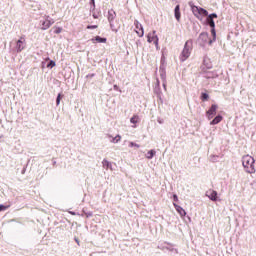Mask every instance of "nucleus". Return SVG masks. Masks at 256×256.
I'll use <instances>...</instances> for the list:
<instances>
[{
    "label": "nucleus",
    "mask_w": 256,
    "mask_h": 256,
    "mask_svg": "<svg viewBox=\"0 0 256 256\" xmlns=\"http://www.w3.org/2000/svg\"><path fill=\"white\" fill-rule=\"evenodd\" d=\"M242 166L245 173H248L249 175L256 173L255 158H253L251 155L247 154L242 157Z\"/></svg>",
    "instance_id": "1"
},
{
    "label": "nucleus",
    "mask_w": 256,
    "mask_h": 256,
    "mask_svg": "<svg viewBox=\"0 0 256 256\" xmlns=\"http://www.w3.org/2000/svg\"><path fill=\"white\" fill-rule=\"evenodd\" d=\"M193 51V40H187L184 44L183 50L180 53L179 59L183 63L191 57V52Z\"/></svg>",
    "instance_id": "2"
},
{
    "label": "nucleus",
    "mask_w": 256,
    "mask_h": 256,
    "mask_svg": "<svg viewBox=\"0 0 256 256\" xmlns=\"http://www.w3.org/2000/svg\"><path fill=\"white\" fill-rule=\"evenodd\" d=\"M213 19H217V14L212 13L209 14L208 17L206 18V23L211 27V34L213 39L209 41V45H212L217 41V32L215 31V21Z\"/></svg>",
    "instance_id": "3"
},
{
    "label": "nucleus",
    "mask_w": 256,
    "mask_h": 256,
    "mask_svg": "<svg viewBox=\"0 0 256 256\" xmlns=\"http://www.w3.org/2000/svg\"><path fill=\"white\" fill-rule=\"evenodd\" d=\"M190 7H191V11H192L193 15L195 17H197L199 19V21H203V17H201L202 15L204 17H207V15H209V12H207V10H205L201 7L195 6L193 4H190Z\"/></svg>",
    "instance_id": "4"
},
{
    "label": "nucleus",
    "mask_w": 256,
    "mask_h": 256,
    "mask_svg": "<svg viewBox=\"0 0 256 256\" xmlns=\"http://www.w3.org/2000/svg\"><path fill=\"white\" fill-rule=\"evenodd\" d=\"M55 23V20H53L49 15H45L43 20H40V27L42 31H47L51 25Z\"/></svg>",
    "instance_id": "5"
},
{
    "label": "nucleus",
    "mask_w": 256,
    "mask_h": 256,
    "mask_svg": "<svg viewBox=\"0 0 256 256\" xmlns=\"http://www.w3.org/2000/svg\"><path fill=\"white\" fill-rule=\"evenodd\" d=\"M147 42L153 43L157 51H159V36H157V31L153 30L152 32L148 33Z\"/></svg>",
    "instance_id": "6"
},
{
    "label": "nucleus",
    "mask_w": 256,
    "mask_h": 256,
    "mask_svg": "<svg viewBox=\"0 0 256 256\" xmlns=\"http://www.w3.org/2000/svg\"><path fill=\"white\" fill-rule=\"evenodd\" d=\"M209 41H213V39H209V33L207 32L200 33L198 37V43L201 47H205L207 43L209 44Z\"/></svg>",
    "instance_id": "7"
},
{
    "label": "nucleus",
    "mask_w": 256,
    "mask_h": 256,
    "mask_svg": "<svg viewBox=\"0 0 256 256\" xmlns=\"http://www.w3.org/2000/svg\"><path fill=\"white\" fill-rule=\"evenodd\" d=\"M117 17V13L114 12V10L108 11V22L110 23V28L112 31H115L117 33V28L115 27V18Z\"/></svg>",
    "instance_id": "8"
},
{
    "label": "nucleus",
    "mask_w": 256,
    "mask_h": 256,
    "mask_svg": "<svg viewBox=\"0 0 256 256\" xmlns=\"http://www.w3.org/2000/svg\"><path fill=\"white\" fill-rule=\"evenodd\" d=\"M134 25L136 27L135 33H137L138 37H143V35H145V30L143 29V25L140 24L138 20L134 21Z\"/></svg>",
    "instance_id": "9"
},
{
    "label": "nucleus",
    "mask_w": 256,
    "mask_h": 256,
    "mask_svg": "<svg viewBox=\"0 0 256 256\" xmlns=\"http://www.w3.org/2000/svg\"><path fill=\"white\" fill-rule=\"evenodd\" d=\"M217 109L218 106L216 104L211 105L210 109L206 112L208 119L211 120L215 117V115H217Z\"/></svg>",
    "instance_id": "10"
},
{
    "label": "nucleus",
    "mask_w": 256,
    "mask_h": 256,
    "mask_svg": "<svg viewBox=\"0 0 256 256\" xmlns=\"http://www.w3.org/2000/svg\"><path fill=\"white\" fill-rule=\"evenodd\" d=\"M217 195V191L213 189H209L208 191H206V197H208L210 201H219V197Z\"/></svg>",
    "instance_id": "11"
},
{
    "label": "nucleus",
    "mask_w": 256,
    "mask_h": 256,
    "mask_svg": "<svg viewBox=\"0 0 256 256\" xmlns=\"http://www.w3.org/2000/svg\"><path fill=\"white\" fill-rule=\"evenodd\" d=\"M25 38L21 37L17 42H16V51L17 53H21L23 49H25Z\"/></svg>",
    "instance_id": "12"
},
{
    "label": "nucleus",
    "mask_w": 256,
    "mask_h": 256,
    "mask_svg": "<svg viewBox=\"0 0 256 256\" xmlns=\"http://www.w3.org/2000/svg\"><path fill=\"white\" fill-rule=\"evenodd\" d=\"M173 206L175 207L177 213L180 215V217H185L187 215V212L185 211V209H183V207L177 205L176 203H173Z\"/></svg>",
    "instance_id": "13"
},
{
    "label": "nucleus",
    "mask_w": 256,
    "mask_h": 256,
    "mask_svg": "<svg viewBox=\"0 0 256 256\" xmlns=\"http://www.w3.org/2000/svg\"><path fill=\"white\" fill-rule=\"evenodd\" d=\"M102 165L104 169H110L111 171H113V164H111V162H109L107 159H104L102 161Z\"/></svg>",
    "instance_id": "14"
},
{
    "label": "nucleus",
    "mask_w": 256,
    "mask_h": 256,
    "mask_svg": "<svg viewBox=\"0 0 256 256\" xmlns=\"http://www.w3.org/2000/svg\"><path fill=\"white\" fill-rule=\"evenodd\" d=\"M174 15H175V19L177 21H180L181 20V11H180V7L179 5H177L174 9Z\"/></svg>",
    "instance_id": "15"
},
{
    "label": "nucleus",
    "mask_w": 256,
    "mask_h": 256,
    "mask_svg": "<svg viewBox=\"0 0 256 256\" xmlns=\"http://www.w3.org/2000/svg\"><path fill=\"white\" fill-rule=\"evenodd\" d=\"M92 43H107V38H101L100 36H96L91 39Z\"/></svg>",
    "instance_id": "16"
},
{
    "label": "nucleus",
    "mask_w": 256,
    "mask_h": 256,
    "mask_svg": "<svg viewBox=\"0 0 256 256\" xmlns=\"http://www.w3.org/2000/svg\"><path fill=\"white\" fill-rule=\"evenodd\" d=\"M221 121H223V116L218 115L210 122V125H219Z\"/></svg>",
    "instance_id": "17"
},
{
    "label": "nucleus",
    "mask_w": 256,
    "mask_h": 256,
    "mask_svg": "<svg viewBox=\"0 0 256 256\" xmlns=\"http://www.w3.org/2000/svg\"><path fill=\"white\" fill-rule=\"evenodd\" d=\"M203 69H212L213 68V64H211V61L209 59H204V63H203Z\"/></svg>",
    "instance_id": "18"
},
{
    "label": "nucleus",
    "mask_w": 256,
    "mask_h": 256,
    "mask_svg": "<svg viewBox=\"0 0 256 256\" xmlns=\"http://www.w3.org/2000/svg\"><path fill=\"white\" fill-rule=\"evenodd\" d=\"M130 123H132V127L135 129V127H137V125H135L136 123H139V116L138 115H134L131 119H130Z\"/></svg>",
    "instance_id": "19"
},
{
    "label": "nucleus",
    "mask_w": 256,
    "mask_h": 256,
    "mask_svg": "<svg viewBox=\"0 0 256 256\" xmlns=\"http://www.w3.org/2000/svg\"><path fill=\"white\" fill-rule=\"evenodd\" d=\"M157 152L155 150H150L146 153L145 157L146 159H153Z\"/></svg>",
    "instance_id": "20"
},
{
    "label": "nucleus",
    "mask_w": 256,
    "mask_h": 256,
    "mask_svg": "<svg viewBox=\"0 0 256 256\" xmlns=\"http://www.w3.org/2000/svg\"><path fill=\"white\" fill-rule=\"evenodd\" d=\"M111 138L110 143L117 144L121 141V135H116L115 137L109 136Z\"/></svg>",
    "instance_id": "21"
},
{
    "label": "nucleus",
    "mask_w": 256,
    "mask_h": 256,
    "mask_svg": "<svg viewBox=\"0 0 256 256\" xmlns=\"http://www.w3.org/2000/svg\"><path fill=\"white\" fill-rule=\"evenodd\" d=\"M160 77L162 81H167V73L163 69H160Z\"/></svg>",
    "instance_id": "22"
},
{
    "label": "nucleus",
    "mask_w": 256,
    "mask_h": 256,
    "mask_svg": "<svg viewBox=\"0 0 256 256\" xmlns=\"http://www.w3.org/2000/svg\"><path fill=\"white\" fill-rule=\"evenodd\" d=\"M56 63L55 61L51 60L48 64H47V67L50 68V69H53V67H55Z\"/></svg>",
    "instance_id": "23"
},
{
    "label": "nucleus",
    "mask_w": 256,
    "mask_h": 256,
    "mask_svg": "<svg viewBox=\"0 0 256 256\" xmlns=\"http://www.w3.org/2000/svg\"><path fill=\"white\" fill-rule=\"evenodd\" d=\"M201 99H202V101H207V99H209V94H207V93H202Z\"/></svg>",
    "instance_id": "24"
},
{
    "label": "nucleus",
    "mask_w": 256,
    "mask_h": 256,
    "mask_svg": "<svg viewBox=\"0 0 256 256\" xmlns=\"http://www.w3.org/2000/svg\"><path fill=\"white\" fill-rule=\"evenodd\" d=\"M56 105H57V107H59V105H61V94H58V96L56 98Z\"/></svg>",
    "instance_id": "25"
},
{
    "label": "nucleus",
    "mask_w": 256,
    "mask_h": 256,
    "mask_svg": "<svg viewBox=\"0 0 256 256\" xmlns=\"http://www.w3.org/2000/svg\"><path fill=\"white\" fill-rule=\"evenodd\" d=\"M129 147H136L137 149H139V147H141V146L135 142H130Z\"/></svg>",
    "instance_id": "26"
},
{
    "label": "nucleus",
    "mask_w": 256,
    "mask_h": 256,
    "mask_svg": "<svg viewBox=\"0 0 256 256\" xmlns=\"http://www.w3.org/2000/svg\"><path fill=\"white\" fill-rule=\"evenodd\" d=\"M7 209H9V206H5L3 204H0V212L1 211H7Z\"/></svg>",
    "instance_id": "27"
},
{
    "label": "nucleus",
    "mask_w": 256,
    "mask_h": 256,
    "mask_svg": "<svg viewBox=\"0 0 256 256\" xmlns=\"http://www.w3.org/2000/svg\"><path fill=\"white\" fill-rule=\"evenodd\" d=\"M61 31H63V29L61 27H56V29L54 30V33H56V35H59V33H61Z\"/></svg>",
    "instance_id": "28"
},
{
    "label": "nucleus",
    "mask_w": 256,
    "mask_h": 256,
    "mask_svg": "<svg viewBox=\"0 0 256 256\" xmlns=\"http://www.w3.org/2000/svg\"><path fill=\"white\" fill-rule=\"evenodd\" d=\"M205 77H206L207 79H211V77H213V74H212L211 72H207L206 75H205Z\"/></svg>",
    "instance_id": "29"
},
{
    "label": "nucleus",
    "mask_w": 256,
    "mask_h": 256,
    "mask_svg": "<svg viewBox=\"0 0 256 256\" xmlns=\"http://www.w3.org/2000/svg\"><path fill=\"white\" fill-rule=\"evenodd\" d=\"M162 85H163L164 91H167V80L162 81Z\"/></svg>",
    "instance_id": "30"
},
{
    "label": "nucleus",
    "mask_w": 256,
    "mask_h": 256,
    "mask_svg": "<svg viewBox=\"0 0 256 256\" xmlns=\"http://www.w3.org/2000/svg\"><path fill=\"white\" fill-rule=\"evenodd\" d=\"M97 25H88L87 29H97Z\"/></svg>",
    "instance_id": "31"
},
{
    "label": "nucleus",
    "mask_w": 256,
    "mask_h": 256,
    "mask_svg": "<svg viewBox=\"0 0 256 256\" xmlns=\"http://www.w3.org/2000/svg\"><path fill=\"white\" fill-rule=\"evenodd\" d=\"M173 201H175V202L179 201V197L177 196V194L173 195Z\"/></svg>",
    "instance_id": "32"
},
{
    "label": "nucleus",
    "mask_w": 256,
    "mask_h": 256,
    "mask_svg": "<svg viewBox=\"0 0 256 256\" xmlns=\"http://www.w3.org/2000/svg\"><path fill=\"white\" fill-rule=\"evenodd\" d=\"M159 88H160V82H159V79L156 80V89H158L159 91Z\"/></svg>",
    "instance_id": "33"
},
{
    "label": "nucleus",
    "mask_w": 256,
    "mask_h": 256,
    "mask_svg": "<svg viewBox=\"0 0 256 256\" xmlns=\"http://www.w3.org/2000/svg\"><path fill=\"white\" fill-rule=\"evenodd\" d=\"M99 16H97V14H93V18L94 19H98Z\"/></svg>",
    "instance_id": "34"
},
{
    "label": "nucleus",
    "mask_w": 256,
    "mask_h": 256,
    "mask_svg": "<svg viewBox=\"0 0 256 256\" xmlns=\"http://www.w3.org/2000/svg\"><path fill=\"white\" fill-rule=\"evenodd\" d=\"M93 7H95V0H91Z\"/></svg>",
    "instance_id": "35"
},
{
    "label": "nucleus",
    "mask_w": 256,
    "mask_h": 256,
    "mask_svg": "<svg viewBox=\"0 0 256 256\" xmlns=\"http://www.w3.org/2000/svg\"><path fill=\"white\" fill-rule=\"evenodd\" d=\"M69 213H70V215H76V213L73 211H70Z\"/></svg>",
    "instance_id": "36"
},
{
    "label": "nucleus",
    "mask_w": 256,
    "mask_h": 256,
    "mask_svg": "<svg viewBox=\"0 0 256 256\" xmlns=\"http://www.w3.org/2000/svg\"><path fill=\"white\" fill-rule=\"evenodd\" d=\"M75 241H76L77 245H79V239L75 238Z\"/></svg>",
    "instance_id": "37"
},
{
    "label": "nucleus",
    "mask_w": 256,
    "mask_h": 256,
    "mask_svg": "<svg viewBox=\"0 0 256 256\" xmlns=\"http://www.w3.org/2000/svg\"><path fill=\"white\" fill-rule=\"evenodd\" d=\"M91 215H93V214H91V213H88V214H87V217H91Z\"/></svg>",
    "instance_id": "38"
},
{
    "label": "nucleus",
    "mask_w": 256,
    "mask_h": 256,
    "mask_svg": "<svg viewBox=\"0 0 256 256\" xmlns=\"http://www.w3.org/2000/svg\"><path fill=\"white\" fill-rule=\"evenodd\" d=\"M114 89H117V85H114Z\"/></svg>",
    "instance_id": "39"
},
{
    "label": "nucleus",
    "mask_w": 256,
    "mask_h": 256,
    "mask_svg": "<svg viewBox=\"0 0 256 256\" xmlns=\"http://www.w3.org/2000/svg\"><path fill=\"white\" fill-rule=\"evenodd\" d=\"M158 123H161V120H158Z\"/></svg>",
    "instance_id": "40"
}]
</instances>
